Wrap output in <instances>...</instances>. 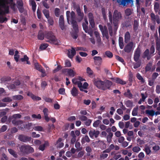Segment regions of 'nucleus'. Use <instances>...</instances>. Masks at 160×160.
Returning <instances> with one entry per match:
<instances>
[{
  "label": "nucleus",
  "mask_w": 160,
  "mask_h": 160,
  "mask_svg": "<svg viewBox=\"0 0 160 160\" xmlns=\"http://www.w3.org/2000/svg\"><path fill=\"white\" fill-rule=\"evenodd\" d=\"M108 14L109 22H107V25L109 35L112 36L113 34L112 25L113 24L115 27V29H117L118 28V24L122 19V16L121 13L116 10L114 11L112 16V13L110 11H109Z\"/></svg>",
  "instance_id": "f257e3e1"
},
{
  "label": "nucleus",
  "mask_w": 160,
  "mask_h": 160,
  "mask_svg": "<svg viewBox=\"0 0 160 160\" xmlns=\"http://www.w3.org/2000/svg\"><path fill=\"white\" fill-rule=\"evenodd\" d=\"M93 82L94 85L98 88L104 91L109 89L112 84V82L108 80L103 81L101 80H94Z\"/></svg>",
  "instance_id": "f03ea898"
},
{
  "label": "nucleus",
  "mask_w": 160,
  "mask_h": 160,
  "mask_svg": "<svg viewBox=\"0 0 160 160\" xmlns=\"http://www.w3.org/2000/svg\"><path fill=\"white\" fill-rule=\"evenodd\" d=\"M45 37L47 40V42H49L56 45L58 44L59 41L58 40L52 32H48L45 35Z\"/></svg>",
  "instance_id": "7ed1b4c3"
},
{
  "label": "nucleus",
  "mask_w": 160,
  "mask_h": 160,
  "mask_svg": "<svg viewBox=\"0 0 160 160\" xmlns=\"http://www.w3.org/2000/svg\"><path fill=\"white\" fill-rule=\"evenodd\" d=\"M13 2V0H0V8H3L4 9L3 15L9 13V7L7 5Z\"/></svg>",
  "instance_id": "20e7f679"
},
{
  "label": "nucleus",
  "mask_w": 160,
  "mask_h": 160,
  "mask_svg": "<svg viewBox=\"0 0 160 160\" xmlns=\"http://www.w3.org/2000/svg\"><path fill=\"white\" fill-rule=\"evenodd\" d=\"M20 152L24 154L32 153L34 152L33 148L29 145H22L19 147Z\"/></svg>",
  "instance_id": "39448f33"
},
{
  "label": "nucleus",
  "mask_w": 160,
  "mask_h": 160,
  "mask_svg": "<svg viewBox=\"0 0 160 160\" xmlns=\"http://www.w3.org/2000/svg\"><path fill=\"white\" fill-rule=\"evenodd\" d=\"M130 9L127 8L125 11V26L126 27H129L130 26Z\"/></svg>",
  "instance_id": "423d86ee"
},
{
  "label": "nucleus",
  "mask_w": 160,
  "mask_h": 160,
  "mask_svg": "<svg viewBox=\"0 0 160 160\" xmlns=\"http://www.w3.org/2000/svg\"><path fill=\"white\" fill-rule=\"evenodd\" d=\"M99 27L101 30L102 35L103 36H105L107 39L109 38L108 32L107 28L106 26H103L102 25H99Z\"/></svg>",
  "instance_id": "0eeeda50"
},
{
  "label": "nucleus",
  "mask_w": 160,
  "mask_h": 160,
  "mask_svg": "<svg viewBox=\"0 0 160 160\" xmlns=\"http://www.w3.org/2000/svg\"><path fill=\"white\" fill-rule=\"evenodd\" d=\"M35 68L42 72L41 76L42 77L46 76V72L44 69L42 67L41 65L38 63H36L34 64Z\"/></svg>",
  "instance_id": "6e6552de"
},
{
  "label": "nucleus",
  "mask_w": 160,
  "mask_h": 160,
  "mask_svg": "<svg viewBox=\"0 0 160 160\" xmlns=\"http://www.w3.org/2000/svg\"><path fill=\"white\" fill-rule=\"evenodd\" d=\"M100 133L99 131L96 130L94 129H92L89 131L88 134L90 137L92 138H97Z\"/></svg>",
  "instance_id": "1a4fd4ad"
},
{
  "label": "nucleus",
  "mask_w": 160,
  "mask_h": 160,
  "mask_svg": "<svg viewBox=\"0 0 160 160\" xmlns=\"http://www.w3.org/2000/svg\"><path fill=\"white\" fill-rule=\"evenodd\" d=\"M18 139L21 142H30L32 139L31 137H28L22 134L19 135Z\"/></svg>",
  "instance_id": "9d476101"
},
{
  "label": "nucleus",
  "mask_w": 160,
  "mask_h": 160,
  "mask_svg": "<svg viewBox=\"0 0 160 160\" xmlns=\"http://www.w3.org/2000/svg\"><path fill=\"white\" fill-rule=\"evenodd\" d=\"M141 49L138 47L134 52V60L137 62L138 61L140 56Z\"/></svg>",
  "instance_id": "9b49d317"
},
{
  "label": "nucleus",
  "mask_w": 160,
  "mask_h": 160,
  "mask_svg": "<svg viewBox=\"0 0 160 160\" xmlns=\"http://www.w3.org/2000/svg\"><path fill=\"white\" fill-rule=\"evenodd\" d=\"M17 4L19 12L20 13H22L24 10L22 1V0H17Z\"/></svg>",
  "instance_id": "f8f14e48"
},
{
  "label": "nucleus",
  "mask_w": 160,
  "mask_h": 160,
  "mask_svg": "<svg viewBox=\"0 0 160 160\" xmlns=\"http://www.w3.org/2000/svg\"><path fill=\"white\" fill-rule=\"evenodd\" d=\"M59 25L62 30H63L65 29L64 17L62 15L60 16L59 20Z\"/></svg>",
  "instance_id": "ddd939ff"
},
{
  "label": "nucleus",
  "mask_w": 160,
  "mask_h": 160,
  "mask_svg": "<svg viewBox=\"0 0 160 160\" xmlns=\"http://www.w3.org/2000/svg\"><path fill=\"white\" fill-rule=\"evenodd\" d=\"M76 12L78 16L77 18V20L78 22H80L84 18V14L82 12H81V9H79V8L77 10Z\"/></svg>",
  "instance_id": "4468645a"
},
{
  "label": "nucleus",
  "mask_w": 160,
  "mask_h": 160,
  "mask_svg": "<svg viewBox=\"0 0 160 160\" xmlns=\"http://www.w3.org/2000/svg\"><path fill=\"white\" fill-rule=\"evenodd\" d=\"M111 80L116 83L121 85H125L126 83V81L123 80L119 78H111Z\"/></svg>",
  "instance_id": "2eb2a0df"
},
{
  "label": "nucleus",
  "mask_w": 160,
  "mask_h": 160,
  "mask_svg": "<svg viewBox=\"0 0 160 160\" xmlns=\"http://www.w3.org/2000/svg\"><path fill=\"white\" fill-rule=\"evenodd\" d=\"M72 49H69L68 50V55L70 58H72L73 56L76 54V52L74 48L72 47Z\"/></svg>",
  "instance_id": "dca6fc26"
},
{
  "label": "nucleus",
  "mask_w": 160,
  "mask_h": 160,
  "mask_svg": "<svg viewBox=\"0 0 160 160\" xmlns=\"http://www.w3.org/2000/svg\"><path fill=\"white\" fill-rule=\"evenodd\" d=\"M94 63L96 65H100L102 62V59L100 56H94L93 58Z\"/></svg>",
  "instance_id": "f3484780"
},
{
  "label": "nucleus",
  "mask_w": 160,
  "mask_h": 160,
  "mask_svg": "<svg viewBox=\"0 0 160 160\" xmlns=\"http://www.w3.org/2000/svg\"><path fill=\"white\" fill-rule=\"evenodd\" d=\"M152 56V55H151L150 54L149 49H147L144 52L142 57L143 58H146L147 60H149Z\"/></svg>",
  "instance_id": "a211bd4d"
},
{
  "label": "nucleus",
  "mask_w": 160,
  "mask_h": 160,
  "mask_svg": "<svg viewBox=\"0 0 160 160\" xmlns=\"http://www.w3.org/2000/svg\"><path fill=\"white\" fill-rule=\"evenodd\" d=\"M11 80V78L9 77H3L1 79V82L5 84L10 83Z\"/></svg>",
  "instance_id": "6ab92c4d"
},
{
  "label": "nucleus",
  "mask_w": 160,
  "mask_h": 160,
  "mask_svg": "<svg viewBox=\"0 0 160 160\" xmlns=\"http://www.w3.org/2000/svg\"><path fill=\"white\" fill-rule=\"evenodd\" d=\"M28 96L30 97L34 100L39 101L41 99V98L38 96H36L30 92H28L27 93Z\"/></svg>",
  "instance_id": "aec40b11"
},
{
  "label": "nucleus",
  "mask_w": 160,
  "mask_h": 160,
  "mask_svg": "<svg viewBox=\"0 0 160 160\" xmlns=\"http://www.w3.org/2000/svg\"><path fill=\"white\" fill-rule=\"evenodd\" d=\"M28 96L30 97L34 100L39 101L41 99V98L38 96H36L30 92H28L27 93Z\"/></svg>",
  "instance_id": "412c9836"
},
{
  "label": "nucleus",
  "mask_w": 160,
  "mask_h": 160,
  "mask_svg": "<svg viewBox=\"0 0 160 160\" xmlns=\"http://www.w3.org/2000/svg\"><path fill=\"white\" fill-rule=\"evenodd\" d=\"M113 1H116L120 5L125 6L126 4L130 3V0H112Z\"/></svg>",
  "instance_id": "4be33fe9"
},
{
  "label": "nucleus",
  "mask_w": 160,
  "mask_h": 160,
  "mask_svg": "<svg viewBox=\"0 0 160 160\" xmlns=\"http://www.w3.org/2000/svg\"><path fill=\"white\" fill-rule=\"evenodd\" d=\"M154 9L155 12L160 15V3L155 2L154 4Z\"/></svg>",
  "instance_id": "5701e85b"
},
{
  "label": "nucleus",
  "mask_w": 160,
  "mask_h": 160,
  "mask_svg": "<svg viewBox=\"0 0 160 160\" xmlns=\"http://www.w3.org/2000/svg\"><path fill=\"white\" fill-rule=\"evenodd\" d=\"M71 22L72 27L75 32H78V26L77 22L75 20H72L71 21Z\"/></svg>",
  "instance_id": "b1692460"
},
{
  "label": "nucleus",
  "mask_w": 160,
  "mask_h": 160,
  "mask_svg": "<svg viewBox=\"0 0 160 160\" xmlns=\"http://www.w3.org/2000/svg\"><path fill=\"white\" fill-rule=\"evenodd\" d=\"M43 112L44 113L45 120L47 122H49L50 120V118L48 117V109L47 108H45L43 109Z\"/></svg>",
  "instance_id": "393cba45"
},
{
  "label": "nucleus",
  "mask_w": 160,
  "mask_h": 160,
  "mask_svg": "<svg viewBox=\"0 0 160 160\" xmlns=\"http://www.w3.org/2000/svg\"><path fill=\"white\" fill-rule=\"evenodd\" d=\"M124 42L127 44L130 43V33L128 32H126L125 34Z\"/></svg>",
  "instance_id": "a878e982"
},
{
  "label": "nucleus",
  "mask_w": 160,
  "mask_h": 160,
  "mask_svg": "<svg viewBox=\"0 0 160 160\" xmlns=\"http://www.w3.org/2000/svg\"><path fill=\"white\" fill-rule=\"evenodd\" d=\"M71 135L72 137V138H71L70 143L71 144L73 145L75 142H76V136L73 131H71Z\"/></svg>",
  "instance_id": "bb28decb"
},
{
  "label": "nucleus",
  "mask_w": 160,
  "mask_h": 160,
  "mask_svg": "<svg viewBox=\"0 0 160 160\" xmlns=\"http://www.w3.org/2000/svg\"><path fill=\"white\" fill-rule=\"evenodd\" d=\"M133 2L132 0H131V2ZM143 2V0H136V4L137 8V11L138 12H140V2Z\"/></svg>",
  "instance_id": "cd10ccee"
},
{
  "label": "nucleus",
  "mask_w": 160,
  "mask_h": 160,
  "mask_svg": "<svg viewBox=\"0 0 160 160\" xmlns=\"http://www.w3.org/2000/svg\"><path fill=\"white\" fill-rule=\"evenodd\" d=\"M49 144L48 141H45L43 144L39 146V150L43 151L44 150L46 147L48 146Z\"/></svg>",
  "instance_id": "c85d7f7f"
},
{
  "label": "nucleus",
  "mask_w": 160,
  "mask_h": 160,
  "mask_svg": "<svg viewBox=\"0 0 160 160\" xmlns=\"http://www.w3.org/2000/svg\"><path fill=\"white\" fill-rule=\"evenodd\" d=\"M71 93L73 97H76L78 94V91L75 87H73L71 90Z\"/></svg>",
  "instance_id": "c756f323"
},
{
  "label": "nucleus",
  "mask_w": 160,
  "mask_h": 160,
  "mask_svg": "<svg viewBox=\"0 0 160 160\" xmlns=\"http://www.w3.org/2000/svg\"><path fill=\"white\" fill-rule=\"evenodd\" d=\"M118 42L120 48L121 49H123L124 47V43L123 39L122 37H119Z\"/></svg>",
  "instance_id": "7c9ffc66"
},
{
  "label": "nucleus",
  "mask_w": 160,
  "mask_h": 160,
  "mask_svg": "<svg viewBox=\"0 0 160 160\" xmlns=\"http://www.w3.org/2000/svg\"><path fill=\"white\" fill-rule=\"evenodd\" d=\"M133 25V30L135 32H136L138 29V27L139 26L138 21L136 20H134Z\"/></svg>",
  "instance_id": "2f4dec72"
},
{
  "label": "nucleus",
  "mask_w": 160,
  "mask_h": 160,
  "mask_svg": "<svg viewBox=\"0 0 160 160\" xmlns=\"http://www.w3.org/2000/svg\"><path fill=\"white\" fill-rule=\"evenodd\" d=\"M90 141V139L87 135H86L85 136L83 137L81 140V143L82 144H84L85 143V142H89Z\"/></svg>",
  "instance_id": "473e14b6"
},
{
  "label": "nucleus",
  "mask_w": 160,
  "mask_h": 160,
  "mask_svg": "<svg viewBox=\"0 0 160 160\" xmlns=\"http://www.w3.org/2000/svg\"><path fill=\"white\" fill-rule=\"evenodd\" d=\"M67 74L69 77H73L75 75L76 73L72 69L69 68Z\"/></svg>",
  "instance_id": "72a5a7b5"
},
{
  "label": "nucleus",
  "mask_w": 160,
  "mask_h": 160,
  "mask_svg": "<svg viewBox=\"0 0 160 160\" xmlns=\"http://www.w3.org/2000/svg\"><path fill=\"white\" fill-rule=\"evenodd\" d=\"M42 12L47 18H49L50 17L49 11L48 10L44 9Z\"/></svg>",
  "instance_id": "f704fd0d"
},
{
  "label": "nucleus",
  "mask_w": 160,
  "mask_h": 160,
  "mask_svg": "<svg viewBox=\"0 0 160 160\" xmlns=\"http://www.w3.org/2000/svg\"><path fill=\"white\" fill-rule=\"evenodd\" d=\"M12 98L13 100H20L23 99V97L21 95H18L12 96Z\"/></svg>",
  "instance_id": "c9c22d12"
},
{
  "label": "nucleus",
  "mask_w": 160,
  "mask_h": 160,
  "mask_svg": "<svg viewBox=\"0 0 160 160\" xmlns=\"http://www.w3.org/2000/svg\"><path fill=\"white\" fill-rule=\"evenodd\" d=\"M8 151L9 153L13 156L15 158H17L18 155L16 152L13 149L10 148L8 149Z\"/></svg>",
  "instance_id": "e433bc0d"
},
{
  "label": "nucleus",
  "mask_w": 160,
  "mask_h": 160,
  "mask_svg": "<svg viewBox=\"0 0 160 160\" xmlns=\"http://www.w3.org/2000/svg\"><path fill=\"white\" fill-rule=\"evenodd\" d=\"M62 141V139L61 138H59L58 140H57V144H58V143H59L58 146H57L58 148H60L63 146L64 143L63 142H61Z\"/></svg>",
  "instance_id": "4c0bfd02"
},
{
  "label": "nucleus",
  "mask_w": 160,
  "mask_h": 160,
  "mask_svg": "<svg viewBox=\"0 0 160 160\" xmlns=\"http://www.w3.org/2000/svg\"><path fill=\"white\" fill-rule=\"evenodd\" d=\"M145 113L146 114L153 116L155 115V111L153 110H147L145 111Z\"/></svg>",
  "instance_id": "58836bf2"
},
{
  "label": "nucleus",
  "mask_w": 160,
  "mask_h": 160,
  "mask_svg": "<svg viewBox=\"0 0 160 160\" xmlns=\"http://www.w3.org/2000/svg\"><path fill=\"white\" fill-rule=\"evenodd\" d=\"M28 58L26 55H25L24 56L23 58H22L21 59V60L22 62L26 61L27 63L28 64L30 65V62L28 61Z\"/></svg>",
  "instance_id": "ea45409f"
},
{
  "label": "nucleus",
  "mask_w": 160,
  "mask_h": 160,
  "mask_svg": "<svg viewBox=\"0 0 160 160\" xmlns=\"http://www.w3.org/2000/svg\"><path fill=\"white\" fill-rule=\"evenodd\" d=\"M113 136V134L112 132H110L107 135V141L108 143H110L112 141V139Z\"/></svg>",
  "instance_id": "a19ab883"
},
{
  "label": "nucleus",
  "mask_w": 160,
  "mask_h": 160,
  "mask_svg": "<svg viewBox=\"0 0 160 160\" xmlns=\"http://www.w3.org/2000/svg\"><path fill=\"white\" fill-rule=\"evenodd\" d=\"M31 4L33 11L35 12L36 11V4L34 0H32L31 1Z\"/></svg>",
  "instance_id": "79ce46f5"
},
{
  "label": "nucleus",
  "mask_w": 160,
  "mask_h": 160,
  "mask_svg": "<svg viewBox=\"0 0 160 160\" xmlns=\"http://www.w3.org/2000/svg\"><path fill=\"white\" fill-rule=\"evenodd\" d=\"M124 52L127 53L130 52V43L127 44L124 48Z\"/></svg>",
  "instance_id": "37998d69"
},
{
  "label": "nucleus",
  "mask_w": 160,
  "mask_h": 160,
  "mask_svg": "<svg viewBox=\"0 0 160 160\" xmlns=\"http://www.w3.org/2000/svg\"><path fill=\"white\" fill-rule=\"evenodd\" d=\"M144 150L146 154L148 155L150 154L151 152L150 148L148 146L145 147Z\"/></svg>",
  "instance_id": "c03bdc74"
},
{
  "label": "nucleus",
  "mask_w": 160,
  "mask_h": 160,
  "mask_svg": "<svg viewBox=\"0 0 160 160\" xmlns=\"http://www.w3.org/2000/svg\"><path fill=\"white\" fill-rule=\"evenodd\" d=\"M136 77L138 80L141 81V82L142 83H144V80L139 73H138L137 74Z\"/></svg>",
  "instance_id": "a18cd8bd"
},
{
  "label": "nucleus",
  "mask_w": 160,
  "mask_h": 160,
  "mask_svg": "<svg viewBox=\"0 0 160 160\" xmlns=\"http://www.w3.org/2000/svg\"><path fill=\"white\" fill-rule=\"evenodd\" d=\"M54 14L55 16L57 17L59 16L60 14V9L57 8H55L54 9Z\"/></svg>",
  "instance_id": "49530a36"
},
{
  "label": "nucleus",
  "mask_w": 160,
  "mask_h": 160,
  "mask_svg": "<svg viewBox=\"0 0 160 160\" xmlns=\"http://www.w3.org/2000/svg\"><path fill=\"white\" fill-rule=\"evenodd\" d=\"M152 66V63L151 62L147 65L145 68V71L146 72L149 71L151 69Z\"/></svg>",
  "instance_id": "de8ad7c7"
},
{
  "label": "nucleus",
  "mask_w": 160,
  "mask_h": 160,
  "mask_svg": "<svg viewBox=\"0 0 160 160\" xmlns=\"http://www.w3.org/2000/svg\"><path fill=\"white\" fill-rule=\"evenodd\" d=\"M44 37L45 35H44L43 32L41 31H39L38 35V38L39 40H42L44 39Z\"/></svg>",
  "instance_id": "09e8293b"
},
{
  "label": "nucleus",
  "mask_w": 160,
  "mask_h": 160,
  "mask_svg": "<svg viewBox=\"0 0 160 160\" xmlns=\"http://www.w3.org/2000/svg\"><path fill=\"white\" fill-rule=\"evenodd\" d=\"M48 44L47 43L42 44L40 45L39 49L41 50H45L48 47Z\"/></svg>",
  "instance_id": "8fccbe9b"
},
{
  "label": "nucleus",
  "mask_w": 160,
  "mask_h": 160,
  "mask_svg": "<svg viewBox=\"0 0 160 160\" xmlns=\"http://www.w3.org/2000/svg\"><path fill=\"white\" fill-rule=\"evenodd\" d=\"M123 132L124 134H126L128 132V137L127 138V139L128 141H130V131L128 132V129L127 128H126L123 130Z\"/></svg>",
  "instance_id": "3c124183"
},
{
  "label": "nucleus",
  "mask_w": 160,
  "mask_h": 160,
  "mask_svg": "<svg viewBox=\"0 0 160 160\" xmlns=\"http://www.w3.org/2000/svg\"><path fill=\"white\" fill-rule=\"evenodd\" d=\"M105 55L109 58H112L113 57V54L112 52L109 51H107L105 52Z\"/></svg>",
  "instance_id": "603ef678"
},
{
  "label": "nucleus",
  "mask_w": 160,
  "mask_h": 160,
  "mask_svg": "<svg viewBox=\"0 0 160 160\" xmlns=\"http://www.w3.org/2000/svg\"><path fill=\"white\" fill-rule=\"evenodd\" d=\"M87 72L88 75L89 77H91L93 74V72L91 69L89 67L87 68Z\"/></svg>",
  "instance_id": "864d4df0"
},
{
  "label": "nucleus",
  "mask_w": 160,
  "mask_h": 160,
  "mask_svg": "<svg viewBox=\"0 0 160 160\" xmlns=\"http://www.w3.org/2000/svg\"><path fill=\"white\" fill-rule=\"evenodd\" d=\"M33 129L36 131H43V128L40 126H37L34 127Z\"/></svg>",
  "instance_id": "5fc2aeb1"
},
{
  "label": "nucleus",
  "mask_w": 160,
  "mask_h": 160,
  "mask_svg": "<svg viewBox=\"0 0 160 160\" xmlns=\"http://www.w3.org/2000/svg\"><path fill=\"white\" fill-rule=\"evenodd\" d=\"M94 33L96 37L97 38V41L99 42H100L101 41V39L99 33L98 32L95 31L94 32Z\"/></svg>",
  "instance_id": "6e6d98bb"
},
{
  "label": "nucleus",
  "mask_w": 160,
  "mask_h": 160,
  "mask_svg": "<svg viewBox=\"0 0 160 160\" xmlns=\"http://www.w3.org/2000/svg\"><path fill=\"white\" fill-rule=\"evenodd\" d=\"M65 67H70L71 66V63L70 60L67 59L65 62Z\"/></svg>",
  "instance_id": "4d7b16f0"
},
{
  "label": "nucleus",
  "mask_w": 160,
  "mask_h": 160,
  "mask_svg": "<svg viewBox=\"0 0 160 160\" xmlns=\"http://www.w3.org/2000/svg\"><path fill=\"white\" fill-rule=\"evenodd\" d=\"M48 132H50L51 130H52L55 128V127L53 124H48Z\"/></svg>",
  "instance_id": "13d9d810"
},
{
  "label": "nucleus",
  "mask_w": 160,
  "mask_h": 160,
  "mask_svg": "<svg viewBox=\"0 0 160 160\" xmlns=\"http://www.w3.org/2000/svg\"><path fill=\"white\" fill-rule=\"evenodd\" d=\"M150 54L151 55H152L153 56L155 51V48L154 45H152L151 46V47L150 48Z\"/></svg>",
  "instance_id": "bf43d9fd"
},
{
  "label": "nucleus",
  "mask_w": 160,
  "mask_h": 160,
  "mask_svg": "<svg viewBox=\"0 0 160 160\" xmlns=\"http://www.w3.org/2000/svg\"><path fill=\"white\" fill-rule=\"evenodd\" d=\"M8 19L6 17H4L3 16L0 17V23H2L4 22H7Z\"/></svg>",
  "instance_id": "052dcab7"
},
{
  "label": "nucleus",
  "mask_w": 160,
  "mask_h": 160,
  "mask_svg": "<svg viewBox=\"0 0 160 160\" xmlns=\"http://www.w3.org/2000/svg\"><path fill=\"white\" fill-rule=\"evenodd\" d=\"M77 84L78 85V87L79 88L80 90L81 91H83V89L82 88V83L80 81H78Z\"/></svg>",
  "instance_id": "680f3d73"
},
{
  "label": "nucleus",
  "mask_w": 160,
  "mask_h": 160,
  "mask_svg": "<svg viewBox=\"0 0 160 160\" xmlns=\"http://www.w3.org/2000/svg\"><path fill=\"white\" fill-rule=\"evenodd\" d=\"M141 64V62L140 61H138L134 64L133 68L135 69H136L139 67Z\"/></svg>",
  "instance_id": "e2e57ef3"
},
{
  "label": "nucleus",
  "mask_w": 160,
  "mask_h": 160,
  "mask_svg": "<svg viewBox=\"0 0 160 160\" xmlns=\"http://www.w3.org/2000/svg\"><path fill=\"white\" fill-rule=\"evenodd\" d=\"M88 25L84 24V23H83L82 24L83 29L86 32H87L88 30Z\"/></svg>",
  "instance_id": "0e129e2a"
},
{
  "label": "nucleus",
  "mask_w": 160,
  "mask_h": 160,
  "mask_svg": "<svg viewBox=\"0 0 160 160\" xmlns=\"http://www.w3.org/2000/svg\"><path fill=\"white\" fill-rule=\"evenodd\" d=\"M79 118L82 121H86L87 120L88 118L84 115H81L79 116Z\"/></svg>",
  "instance_id": "69168bd1"
},
{
  "label": "nucleus",
  "mask_w": 160,
  "mask_h": 160,
  "mask_svg": "<svg viewBox=\"0 0 160 160\" xmlns=\"http://www.w3.org/2000/svg\"><path fill=\"white\" fill-rule=\"evenodd\" d=\"M100 122V121L99 120H97L94 122L93 124V126L94 127L97 128Z\"/></svg>",
  "instance_id": "338daca9"
},
{
  "label": "nucleus",
  "mask_w": 160,
  "mask_h": 160,
  "mask_svg": "<svg viewBox=\"0 0 160 160\" xmlns=\"http://www.w3.org/2000/svg\"><path fill=\"white\" fill-rule=\"evenodd\" d=\"M92 120L90 119H87V120L86 121V122H85V124L87 126H89L91 125V124L92 122Z\"/></svg>",
  "instance_id": "774afa93"
}]
</instances>
